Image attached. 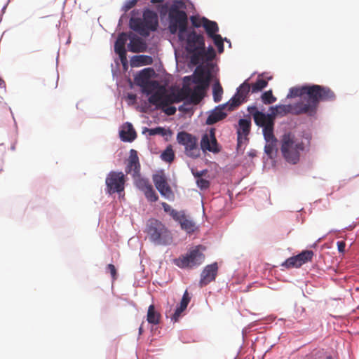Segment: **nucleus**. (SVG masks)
<instances>
[{"label": "nucleus", "instance_id": "nucleus-5", "mask_svg": "<svg viewBox=\"0 0 359 359\" xmlns=\"http://www.w3.org/2000/svg\"><path fill=\"white\" fill-rule=\"evenodd\" d=\"M280 151L283 158L290 164L295 165L300 161V157L309 147L308 137L285 133L280 139Z\"/></svg>", "mask_w": 359, "mask_h": 359}, {"label": "nucleus", "instance_id": "nucleus-42", "mask_svg": "<svg viewBox=\"0 0 359 359\" xmlns=\"http://www.w3.org/2000/svg\"><path fill=\"white\" fill-rule=\"evenodd\" d=\"M0 88H5V83H4V81L0 79Z\"/></svg>", "mask_w": 359, "mask_h": 359}, {"label": "nucleus", "instance_id": "nucleus-25", "mask_svg": "<svg viewBox=\"0 0 359 359\" xmlns=\"http://www.w3.org/2000/svg\"><path fill=\"white\" fill-rule=\"evenodd\" d=\"M160 314L155 311L154 305H150L147 311V321L150 324L157 325L159 323Z\"/></svg>", "mask_w": 359, "mask_h": 359}, {"label": "nucleus", "instance_id": "nucleus-7", "mask_svg": "<svg viewBox=\"0 0 359 359\" xmlns=\"http://www.w3.org/2000/svg\"><path fill=\"white\" fill-rule=\"evenodd\" d=\"M128 40H129V43L128 44V49L129 51L133 53L143 52L147 47L145 41L135 34H120L115 43L114 50L119 56L120 60L123 66L127 63L125 45Z\"/></svg>", "mask_w": 359, "mask_h": 359}, {"label": "nucleus", "instance_id": "nucleus-31", "mask_svg": "<svg viewBox=\"0 0 359 359\" xmlns=\"http://www.w3.org/2000/svg\"><path fill=\"white\" fill-rule=\"evenodd\" d=\"M282 266L290 268V267H299L301 266L300 262H299L298 258L296 256H293L292 257L288 258L287 260H285Z\"/></svg>", "mask_w": 359, "mask_h": 359}, {"label": "nucleus", "instance_id": "nucleus-6", "mask_svg": "<svg viewBox=\"0 0 359 359\" xmlns=\"http://www.w3.org/2000/svg\"><path fill=\"white\" fill-rule=\"evenodd\" d=\"M250 113L252 114L255 123L262 128V133L265 140L264 152L272 158L278 151V140L273 134V126L271 120L265 114L252 107Z\"/></svg>", "mask_w": 359, "mask_h": 359}, {"label": "nucleus", "instance_id": "nucleus-14", "mask_svg": "<svg viewBox=\"0 0 359 359\" xmlns=\"http://www.w3.org/2000/svg\"><path fill=\"white\" fill-rule=\"evenodd\" d=\"M153 182L161 196L168 201L175 199V194L168 183L167 177L163 171H159L153 175Z\"/></svg>", "mask_w": 359, "mask_h": 359}, {"label": "nucleus", "instance_id": "nucleus-38", "mask_svg": "<svg viewBox=\"0 0 359 359\" xmlns=\"http://www.w3.org/2000/svg\"><path fill=\"white\" fill-rule=\"evenodd\" d=\"M206 172L207 171L205 170H203L201 171H195L193 169L191 170V172H192L193 175L196 178V180L198 178H201V176H203L204 174H205Z\"/></svg>", "mask_w": 359, "mask_h": 359}, {"label": "nucleus", "instance_id": "nucleus-17", "mask_svg": "<svg viewBox=\"0 0 359 359\" xmlns=\"http://www.w3.org/2000/svg\"><path fill=\"white\" fill-rule=\"evenodd\" d=\"M201 147L203 151H209L213 153L219 151L213 130H211L209 133L203 135Z\"/></svg>", "mask_w": 359, "mask_h": 359}, {"label": "nucleus", "instance_id": "nucleus-2", "mask_svg": "<svg viewBox=\"0 0 359 359\" xmlns=\"http://www.w3.org/2000/svg\"><path fill=\"white\" fill-rule=\"evenodd\" d=\"M299 97V101L292 104H280L271 107L269 116L274 125L276 116H283L287 114H305L313 116L316 112L318 104L321 100H329L334 97L333 93L327 88L318 85H306L296 86L290 89L287 98Z\"/></svg>", "mask_w": 359, "mask_h": 359}, {"label": "nucleus", "instance_id": "nucleus-9", "mask_svg": "<svg viewBox=\"0 0 359 359\" xmlns=\"http://www.w3.org/2000/svg\"><path fill=\"white\" fill-rule=\"evenodd\" d=\"M158 25L156 13L149 9L144 11L142 18L132 17L130 20V28L144 36H149L150 32L156 30Z\"/></svg>", "mask_w": 359, "mask_h": 359}, {"label": "nucleus", "instance_id": "nucleus-43", "mask_svg": "<svg viewBox=\"0 0 359 359\" xmlns=\"http://www.w3.org/2000/svg\"><path fill=\"white\" fill-rule=\"evenodd\" d=\"M171 310H172V305H170L169 309L166 310V311H165V313H166L167 316H168V313L170 312H171Z\"/></svg>", "mask_w": 359, "mask_h": 359}, {"label": "nucleus", "instance_id": "nucleus-34", "mask_svg": "<svg viewBox=\"0 0 359 359\" xmlns=\"http://www.w3.org/2000/svg\"><path fill=\"white\" fill-rule=\"evenodd\" d=\"M262 100L264 104H271L276 100V98L272 95L271 90H269L262 94Z\"/></svg>", "mask_w": 359, "mask_h": 359}, {"label": "nucleus", "instance_id": "nucleus-26", "mask_svg": "<svg viewBox=\"0 0 359 359\" xmlns=\"http://www.w3.org/2000/svg\"><path fill=\"white\" fill-rule=\"evenodd\" d=\"M213 98L215 102L222 100L223 90L218 81H216L212 88Z\"/></svg>", "mask_w": 359, "mask_h": 359}, {"label": "nucleus", "instance_id": "nucleus-8", "mask_svg": "<svg viewBox=\"0 0 359 359\" xmlns=\"http://www.w3.org/2000/svg\"><path fill=\"white\" fill-rule=\"evenodd\" d=\"M191 21L195 27H203L205 29L207 35L209 38L212 39L219 53L224 51V41L229 43V47H231V42L229 40L226 38L223 39L219 34H217L219 27L215 21L209 20L206 18L198 15L191 16Z\"/></svg>", "mask_w": 359, "mask_h": 359}, {"label": "nucleus", "instance_id": "nucleus-40", "mask_svg": "<svg viewBox=\"0 0 359 359\" xmlns=\"http://www.w3.org/2000/svg\"><path fill=\"white\" fill-rule=\"evenodd\" d=\"M337 247L339 251L343 252L345 249V243L344 242H337Z\"/></svg>", "mask_w": 359, "mask_h": 359}, {"label": "nucleus", "instance_id": "nucleus-35", "mask_svg": "<svg viewBox=\"0 0 359 359\" xmlns=\"http://www.w3.org/2000/svg\"><path fill=\"white\" fill-rule=\"evenodd\" d=\"M146 131L149 133V135H164V134H165V133H164L165 130H164V128H163L161 127H157L155 128H150V129L145 128L143 130V133H144Z\"/></svg>", "mask_w": 359, "mask_h": 359}, {"label": "nucleus", "instance_id": "nucleus-28", "mask_svg": "<svg viewBox=\"0 0 359 359\" xmlns=\"http://www.w3.org/2000/svg\"><path fill=\"white\" fill-rule=\"evenodd\" d=\"M267 86V81L262 79H258L257 81L251 86V91L252 93L261 91Z\"/></svg>", "mask_w": 359, "mask_h": 359}, {"label": "nucleus", "instance_id": "nucleus-12", "mask_svg": "<svg viewBox=\"0 0 359 359\" xmlns=\"http://www.w3.org/2000/svg\"><path fill=\"white\" fill-rule=\"evenodd\" d=\"M105 183L108 194L118 193L121 196L124 190L125 175L122 172H110L106 177Z\"/></svg>", "mask_w": 359, "mask_h": 359}, {"label": "nucleus", "instance_id": "nucleus-29", "mask_svg": "<svg viewBox=\"0 0 359 359\" xmlns=\"http://www.w3.org/2000/svg\"><path fill=\"white\" fill-rule=\"evenodd\" d=\"M161 159L167 163H170L175 157L174 151L171 147H168L161 155Z\"/></svg>", "mask_w": 359, "mask_h": 359}, {"label": "nucleus", "instance_id": "nucleus-18", "mask_svg": "<svg viewBox=\"0 0 359 359\" xmlns=\"http://www.w3.org/2000/svg\"><path fill=\"white\" fill-rule=\"evenodd\" d=\"M251 121L247 118H241L238 121L237 129L238 145L241 147L248 141V136L250 130Z\"/></svg>", "mask_w": 359, "mask_h": 359}, {"label": "nucleus", "instance_id": "nucleus-21", "mask_svg": "<svg viewBox=\"0 0 359 359\" xmlns=\"http://www.w3.org/2000/svg\"><path fill=\"white\" fill-rule=\"evenodd\" d=\"M175 221L180 224L181 228L187 233L194 232L197 228L193 219L187 215L184 211H181Z\"/></svg>", "mask_w": 359, "mask_h": 359}, {"label": "nucleus", "instance_id": "nucleus-30", "mask_svg": "<svg viewBox=\"0 0 359 359\" xmlns=\"http://www.w3.org/2000/svg\"><path fill=\"white\" fill-rule=\"evenodd\" d=\"M313 253L311 250H306L302 252V253L297 255L299 262H300L301 266L308 261L311 260Z\"/></svg>", "mask_w": 359, "mask_h": 359}, {"label": "nucleus", "instance_id": "nucleus-27", "mask_svg": "<svg viewBox=\"0 0 359 359\" xmlns=\"http://www.w3.org/2000/svg\"><path fill=\"white\" fill-rule=\"evenodd\" d=\"M135 183L136 187L142 191L151 185L147 179L140 177V176H137L135 180Z\"/></svg>", "mask_w": 359, "mask_h": 359}, {"label": "nucleus", "instance_id": "nucleus-10", "mask_svg": "<svg viewBox=\"0 0 359 359\" xmlns=\"http://www.w3.org/2000/svg\"><path fill=\"white\" fill-rule=\"evenodd\" d=\"M147 233L149 240L155 245H168L172 241L170 231L161 222L157 220L149 221Z\"/></svg>", "mask_w": 359, "mask_h": 359}, {"label": "nucleus", "instance_id": "nucleus-16", "mask_svg": "<svg viewBox=\"0 0 359 359\" xmlns=\"http://www.w3.org/2000/svg\"><path fill=\"white\" fill-rule=\"evenodd\" d=\"M250 78L246 79L237 89L236 94L229 100L231 108H236L245 101L248 93L251 90L249 83Z\"/></svg>", "mask_w": 359, "mask_h": 359}, {"label": "nucleus", "instance_id": "nucleus-23", "mask_svg": "<svg viewBox=\"0 0 359 359\" xmlns=\"http://www.w3.org/2000/svg\"><path fill=\"white\" fill-rule=\"evenodd\" d=\"M128 168L130 171L133 170L134 175L137 174L139 172L140 164L137 157V151L134 149H131L130 151V157L128 161Z\"/></svg>", "mask_w": 359, "mask_h": 359}, {"label": "nucleus", "instance_id": "nucleus-39", "mask_svg": "<svg viewBox=\"0 0 359 359\" xmlns=\"http://www.w3.org/2000/svg\"><path fill=\"white\" fill-rule=\"evenodd\" d=\"M107 269L109 271L112 278L115 279L116 276L115 266L113 264H109L107 266Z\"/></svg>", "mask_w": 359, "mask_h": 359}, {"label": "nucleus", "instance_id": "nucleus-20", "mask_svg": "<svg viewBox=\"0 0 359 359\" xmlns=\"http://www.w3.org/2000/svg\"><path fill=\"white\" fill-rule=\"evenodd\" d=\"M191 300V297L188 293L187 290L184 292L182 298L180 302V304L177 306L174 313L170 314V317L171 321L176 323L179 320L181 317L182 313L186 310L188 304H189Z\"/></svg>", "mask_w": 359, "mask_h": 359}, {"label": "nucleus", "instance_id": "nucleus-32", "mask_svg": "<svg viewBox=\"0 0 359 359\" xmlns=\"http://www.w3.org/2000/svg\"><path fill=\"white\" fill-rule=\"evenodd\" d=\"M162 207L165 212L169 213V215L175 220L181 213V211H177L171 208L170 205L166 203L163 202L161 203Z\"/></svg>", "mask_w": 359, "mask_h": 359}, {"label": "nucleus", "instance_id": "nucleus-36", "mask_svg": "<svg viewBox=\"0 0 359 359\" xmlns=\"http://www.w3.org/2000/svg\"><path fill=\"white\" fill-rule=\"evenodd\" d=\"M196 184L201 189H206L209 187L210 182L208 180L203 178H198L196 180Z\"/></svg>", "mask_w": 359, "mask_h": 359}, {"label": "nucleus", "instance_id": "nucleus-13", "mask_svg": "<svg viewBox=\"0 0 359 359\" xmlns=\"http://www.w3.org/2000/svg\"><path fill=\"white\" fill-rule=\"evenodd\" d=\"M177 140L179 144L184 147L185 153L188 156L194 158L199 156L200 149L195 137L186 132H180L177 134Z\"/></svg>", "mask_w": 359, "mask_h": 359}, {"label": "nucleus", "instance_id": "nucleus-41", "mask_svg": "<svg viewBox=\"0 0 359 359\" xmlns=\"http://www.w3.org/2000/svg\"><path fill=\"white\" fill-rule=\"evenodd\" d=\"M249 156H251V157H254L256 156V151L255 150H252V151H250L249 153H248Z\"/></svg>", "mask_w": 359, "mask_h": 359}, {"label": "nucleus", "instance_id": "nucleus-3", "mask_svg": "<svg viewBox=\"0 0 359 359\" xmlns=\"http://www.w3.org/2000/svg\"><path fill=\"white\" fill-rule=\"evenodd\" d=\"M154 75L153 69L145 68L135 76V83L141 87L144 93L149 95L148 100L151 104L156 108L164 109L168 115H172L176 112V108L169 105L181 102L182 97L165 86L161 85L154 79Z\"/></svg>", "mask_w": 359, "mask_h": 359}, {"label": "nucleus", "instance_id": "nucleus-45", "mask_svg": "<svg viewBox=\"0 0 359 359\" xmlns=\"http://www.w3.org/2000/svg\"><path fill=\"white\" fill-rule=\"evenodd\" d=\"M142 327H140L139 328V333H140V334H142Z\"/></svg>", "mask_w": 359, "mask_h": 359}, {"label": "nucleus", "instance_id": "nucleus-22", "mask_svg": "<svg viewBox=\"0 0 359 359\" xmlns=\"http://www.w3.org/2000/svg\"><path fill=\"white\" fill-rule=\"evenodd\" d=\"M136 133L130 123H126L120 130V137L123 141L131 142L135 140Z\"/></svg>", "mask_w": 359, "mask_h": 359}, {"label": "nucleus", "instance_id": "nucleus-19", "mask_svg": "<svg viewBox=\"0 0 359 359\" xmlns=\"http://www.w3.org/2000/svg\"><path fill=\"white\" fill-rule=\"evenodd\" d=\"M217 264L213 263L206 266L201 274L200 284L201 286L206 285L215 280L217 272Z\"/></svg>", "mask_w": 359, "mask_h": 359}, {"label": "nucleus", "instance_id": "nucleus-24", "mask_svg": "<svg viewBox=\"0 0 359 359\" xmlns=\"http://www.w3.org/2000/svg\"><path fill=\"white\" fill-rule=\"evenodd\" d=\"M151 61V58L149 56L135 55L130 60V65L132 67H140L142 65H149Z\"/></svg>", "mask_w": 359, "mask_h": 359}, {"label": "nucleus", "instance_id": "nucleus-15", "mask_svg": "<svg viewBox=\"0 0 359 359\" xmlns=\"http://www.w3.org/2000/svg\"><path fill=\"white\" fill-rule=\"evenodd\" d=\"M235 109L236 108H231V104L229 101L225 104L218 105L210 112L206 119V123L208 125H212L222 120L226 116L229 111Z\"/></svg>", "mask_w": 359, "mask_h": 359}, {"label": "nucleus", "instance_id": "nucleus-37", "mask_svg": "<svg viewBox=\"0 0 359 359\" xmlns=\"http://www.w3.org/2000/svg\"><path fill=\"white\" fill-rule=\"evenodd\" d=\"M136 2H137L136 0H128V1H127L125 3V4L123 5V9L125 11H128L129 9H130L131 8H133L135 5Z\"/></svg>", "mask_w": 359, "mask_h": 359}, {"label": "nucleus", "instance_id": "nucleus-4", "mask_svg": "<svg viewBox=\"0 0 359 359\" xmlns=\"http://www.w3.org/2000/svg\"><path fill=\"white\" fill-rule=\"evenodd\" d=\"M213 76L210 67L198 66L191 76L184 78L183 93L192 102H199Z\"/></svg>", "mask_w": 359, "mask_h": 359}, {"label": "nucleus", "instance_id": "nucleus-46", "mask_svg": "<svg viewBox=\"0 0 359 359\" xmlns=\"http://www.w3.org/2000/svg\"><path fill=\"white\" fill-rule=\"evenodd\" d=\"M326 359H333L331 356H327Z\"/></svg>", "mask_w": 359, "mask_h": 359}, {"label": "nucleus", "instance_id": "nucleus-44", "mask_svg": "<svg viewBox=\"0 0 359 359\" xmlns=\"http://www.w3.org/2000/svg\"><path fill=\"white\" fill-rule=\"evenodd\" d=\"M161 0H151V2L152 3H157V2H161Z\"/></svg>", "mask_w": 359, "mask_h": 359}, {"label": "nucleus", "instance_id": "nucleus-11", "mask_svg": "<svg viewBox=\"0 0 359 359\" xmlns=\"http://www.w3.org/2000/svg\"><path fill=\"white\" fill-rule=\"evenodd\" d=\"M204 250L205 248L202 245L196 246L189 250L186 255L173 259V263L182 269L198 266L205 259V255L203 253Z\"/></svg>", "mask_w": 359, "mask_h": 359}, {"label": "nucleus", "instance_id": "nucleus-47", "mask_svg": "<svg viewBox=\"0 0 359 359\" xmlns=\"http://www.w3.org/2000/svg\"><path fill=\"white\" fill-rule=\"evenodd\" d=\"M128 97H129L130 99L133 98V95H128Z\"/></svg>", "mask_w": 359, "mask_h": 359}, {"label": "nucleus", "instance_id": "nucleus-33", "mask_svg": "<svg viewBox=\"0 0 359 359\" xmlns=\"http://www.w3.org/2000/svg\"><path fill=\"white\" fill-rule=\"evenodd\" d=\"M143 192H144L146 198L151 202L156 201L158 198L156 193L154 190L151 185L149 188H147L146 190H144Z\"/></svg>", "mask_w": 359, "mask_h": 359}, {"label": "nucleus", "instance_id": "nucleus-1", "mask_svg": "<svg viewBox=\"0 0 359 359\" xmlns=\"http://www.w3.org/2000/svg\"><path fill=\"white\" fill-rule=\"evenodd\" d=\"M182 1L173 2L169 9V30L177 34L178 40L187 52L192 53L191 61L198 65L205 60H212L215 51L212 46L205 48L204 38L198 34L193 28L188 27L187 15Z\"/></svg>", "mask_w": 359, "mask_h": 359}]
</instances>
